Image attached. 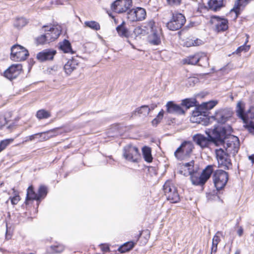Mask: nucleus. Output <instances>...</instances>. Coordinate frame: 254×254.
I'll return each instance as SVG.
<instances>
[{
	"label": "nucleus",
	"instance_id": "f257e3e1",
	"mask_svg": "<svg viewBox=\"0 0 254 254\" xmlns=\"http://www.w3.org/2000/svg\"><path fill=\"white\" fill-rule=\"evenodd\" d=\"M221 126H214L213 128L206 130L205 133L208 137L200 134L194 135L192 138L194 142L201 148H204L209 146L210 142L216 144L217 141H222L226 132Z\"/></svg>",
	"mask_w": 254,
	"mask_h": 254
},
{
	"label": "nucleus",
	"instance_id": "f03ea898",
	"mask_svg": "<svg viewBox=\"0 0 254 254\" xmlns=\"http://www.w3.org/2000/svg\"><path fill=\"white\" fill-rule=\"evenodd\" d=\"M222 128L225 129L226 134L223 138L222 141H217L216 144H223V148L226 152L230 154L235 155L240 147L239 139L238 137L230 135L232 128L230 126H221Z\"/></svg>",
	"mask_w": 254,
	"mask_h": 254
},
{
	"label": "nucleus",
	"instance_id": "7ed1b4c3",
	"mask_svg": "<svg viewBox=\"0 0 254 254\" xmlns=\"http://www.w3.org/2000/svg\"><path fill=\"white\" fill-rule=\"evenodd\" d=\"M43 28L46 33L37 38L38 44L44 45L53 42L59 37L61 33L60 27L44 25Z\"/></svg>",
	"mask_w": 254,
	"mask_h": 254
},
{
	"label": "nucleus",
	"instance_id": "20e7f679",
	"mask_svg": "<svg viewBox=\"0 0 254 254\" xmlns=\"http://www.w3.org/2000/svg\"><path fill=\"white\" fill-rule=\"evenodd\" d=\"M194 148L191 141H184L174 152L177 159L183 160L190 156Z\"/></svg>",
	"mask_w": 254,
	"mask_h": 254
},
{
	"label": "nucleus",
	"instance_id": "39448f33",
	"mask_svg": "<svg viewBox=\"0 0 254 254\" xmlns=\"http://www.w3.org/2000/svg\"><path fill=\"white\" fill-rule=\"evenodd\" d=\"M186 22V17L184 14L178 12H172V17L166 23V27L170 30H178L184 25Z\"/></svg>",
	"mask_w": 254,
	"mask_h": 254
},
{
	"label": "nucleus",
	"instance_id": "423d86ee",
	"mask_svg": "<svg viewBox=\"0 0 254 254\" xmlns=\"http://www.w3.org/2000/svg\"><path fill=\"white\" fill-rule=\"evenodd\" d=\"M228 174L222 170H217L214 172L212 178L216 190H219L223 189L228 180Z\"/></svg>",
	"mask_w": 254,
	"mask_h": 254
},
{
	"label": "nucleus",
	"instance_id": "0eeeda50",
	"mask_svg": "<svg viewBox=\"0 0 254 254\" xmlns=\"http://www.w3.org/2000/svg\"><path fill=\"white\" fill-rule=\"evenodd\" d=\"M165 195L168 200L171 203H177L180 201V198L176 188L168 180L163 186Z\"/></svg>",
	"mask_w": 254,
	"mask_h": 254
},
{
	"label": "nucleus",
	"instance_id": "6e6552de",
	"mask_svg": "<svg viewBox=\"0 0 254 254\" xmlns=\"http://www.w3.org/2000/svg\"><path fill=\"white\" fill-rule=\"evenodd\" d=\"M215 153L219 167L229 170L232 166L230 154L221 148L216 149Z\"/></svg>",
	"mask_w": 254,
	"mask_h": 254
},
{
	"label": "nucleus",
	"instance_id": "1a4fd4ad",
	"mask_svg": "<svg viewBox=\"0 0 254 254\" xmlns=\"http://www.w3.org/2000/svg\"><path fill=\"white\" fill-rule=\"evenodd\" d=\"M123 156L128 161L137 162L140 158L139 150L136 146L131 145H127L124 148Z\"/></svg>",
	"mask_w": 254,
	"mask_h": 254
},
{
	"label": "nucleus",
	"instance_id": "9d476101",
	"mask_svg": "<svg viewBox=\"0 0 254 254\" xmlns=\"http://www.w3.org/2000/svg\"><path fill=\"white\" fill-rule=\"evenodd\" d=\"M28 56V51L22 46L15 45L11 48V59L13 61H24Z\"/></svg>",
	"mask_w": 254,
	"mask_h": 254
},
{
	"label": "nucleus",
	"instance_id": "9b49d317",
	"mask_svg": "<svg viewBox=\"0 0 254 254\" xmlns=\"http://www.w3.org/2000/svg\"><path fill=\"white\" fill-rule=\"evenodd\" d=\"M132 5V0H116L111 4L112 10L118 13L128 11Z\"/></svg>",
	"mask_w": 254,
	"mask_h": 254
},
{
	"label": "nucleus",
	"instance_id": "f8f14e48",
	"mask_svg": "<svg viewBox=\"0 0 254 254\" xmlns=\"http://www.w3.org/2000/svg\"><path fill=\"white\" fill-rule=\"evenodd\" d=\"M146 15L145 9L137 7L127 11V18L131 22L141 21L145 18Z\"/></svg>",
	"mask_w": 254,
	"mask_h": 254
},
{
	"label": "nucleus",
	"instance_id": "ddd939ff",
	"mask_svg": "<svg viewBox=\"0 0 254 254\" xmlns=\"http://www.w3.org/2000/svg\"><path fill=\"white\" fill-rule=\"evenodd\" d=\"M238 116L246 122L249 119H254V106H251L246 112L244 111V106L242 102H239L237 105Z\"/></svg>",
	"mask_w": 254,
	"mask_h": 254
},
{
	"label": "nucleus",
	"instance_id": "4468645a",
	"mask_svg": "<svg viewBox=\"0 0 254 254\" xmlns=\"http://www.w3.org/2000/svg\"><path fill=\"white\" fill-rule=\"evenodd\" d=\"M210 22L215 25V30L217 32L224 31L228 28V20L217 16H211Z\"/></svg>",
	"mask_w": 254,
	"mask_h": 254
},
{
	"label": "nucleus",
	"instance_id": "2eb2a0df",
	"mask_svg": "<svg viewBox=\"0 0 254 254\" xmlns=\"http://www.w3.org/2000/svg\"><path fill=\"white\" fill-rule=\"evenodd\" d=\"M232 115V112L227 109H221L216 111L212 119L215 120L218 123L225 124Z\"/></svg>",
	"mask_w": 254,
	"mask_h": 254
},
{
	"label": "nucleus",
	"instance_id": "dca6fc26",
	"mask_svg": "<svg viewBox=\"0 0 254 254\" xmlns=\"http://www.w3.org/2000/svg\"><path fill=\"white\" fill-rule=\"evenodd\" d=\"M22 65L20 64H12L3 73L4 77L9 80L16 78L20 73Z\"/></svg>",
	"mask_w": 254,
	"mask_h": 254
},
{
	"label": "nucleus",
	"instance_id": "f3484780",
	"mask_svg": "<svg viewBox=\"0 0 254 254\" xmlns=\"http://www.w3.org/2000/svg\"><path fill=\"white\" fill-rule=\"evenodd\" d=\"M56 51L54 50L46 49L38 53L37 55V59L40 62H44L53 60Z\"/></svg>",
	"mask_w": 254,
	"mask_h": 254
},
{
	"label": "nucleus",
	"instance_id": "a211bd4d",
	"mask_svg": "<svg viewBox=\"0 0 254 254\" xmlns=\"http://www.w3.org/2000/svg\"><path fill=\"white\" fill-rule=\"evenodd\" d=\"M167 112L169 114L184 115L185 111L179 105L175 104L173 101H169L166 105Z\"/></svg>",
	"mask_w": 254,
	"mask_h": 254
},
{
	"label": "nucleus",
	"instance_id": "6ab92c4d",
	"mask_svg": "<svg viewBox=\"0 0 254 254\" xmlns=\"http://www.w3.org/2000/svg\"><path fill=\"white\" fill-rule=\"evenodd\" d=\"M78 64V60L75 58H72L71 59L69 60L64 67L65 73L67 75H70L73 71L76 69Z\"/></svg>",
	"mask_w": 254,
	"mask_h": 254
},
{
	"label": "nucleus",
	"instance_id": "aec40b11",
	"mask_svg": "<svg viewBox=\"0 0 254 254\" xmlns=\"http://www.w3.org/2000/svg\"><path fill=\"white\" fill-rule=\"evenodd\" d=\"M251 0H237L233 8L231 11H234L236 13V17L240 14L241 7H245Z\"/></svg>",
	"mask_w": 254,
	"mask_h": 254
},
{
	"label": "nucleus",
	"instance_id": "412c9836",
	"mask_svg": "<svg viewBox=\"0 0 254 254\" xmlns=\"http://www.w3.org/2000/svg\"><path fill=\"white\" fill-rule=\"evenodd\" d=\"M160 35V29L151 32V34L149 37L150 43L154 45H159L161 43Z\"/></svg>",
	"mask_w": 254,
	"mask_h": 254
},
{
	"label": "nucleus",
	"instance_id": "4be33fe9",
	"mask_svg": "<svg viewBox=\"0 0 254 254\" xmlns=\"http://www.w3.org/2000/svg\"><path fill=\"white\" fill-rule=\"evenodd\" d=\"M208 5L210 9L216 11L223 6V0H209Z\"/></svg>",
	"mask_w": 254,
	"mask_h": 254
},
{
	"label": "nucleus",
	"instance_id": "5701e85b",
	"mask_svg": "<svg viewBox=\"0 0 254 254\" xmlns=\"http://www.w3.org/2000/svg\"><path fill=\"white\" fill-rule=\"evenodd\" d=\"M220 236H223V233L221 231H218L214 236L212 239L211 254L217 252V245L220 242Z\"/></svg>",
	"mask_w": 254,
	"mask_h": 254
},
{
	"label": "nucleus",
	"instance_id": "b1692460",
	"mask_svg": "<svg viewBox=\"0 0 254 254\" xmlns=\"http://www.w3.org/2000/svg\"><path fill=\"white\" fill-rule=\"evenodd\" d=\"M199 57V53L195 54L194 55H190L183 60V63L185 64L195 65L198 63Z\"/></svg>",
	"mask_w": 254,
	"mask_h": 254
},
{
	"label": "nucleus",
	"instance_id": "393cba45",
	"mask_svg": "<svg viewBox=\"0 0 254 254\" xmlns=\"http://www.w3.org/2000/svg\"><path fill=\"white\" fill-rule=\"evenodd\" d=\"M60 49L65 53L73 54L71 44L69 41L64 39L62 42L60 43Z\"/></svg>",
	"mask_w": 254,
	"mask_h": 254
},
{
	"label": "nucleus",
	"instance_id": "a878e982",
	"mask_svg": "<svg viewBox=\"0 0 254 254\" xmlns=\"http://www.w3.org/2000/svg\"><path fill=\"white\" fill-rule=\"evenodd\" d=\"M125 25V22L123 21L121 24L116 27V30L120 37L127 38L129 36V32Z\"/></svg>",
	"mask_w": 254,
	"mask_h": 254
},
{
	"label": "nucleus",
	"instance_id": "bb28decb",
	"mask_svg": "<svg viewBox=\"0 0 254 254\" xmlns=\"http://www.w3.org/2000/svg\"><path fill=\"white\" fill-rule=\"evenodd\" d=\"M213 172V166L212 165H208L205 169H204L201 174V176L202 178H201L202 180H204L205 183L207 182V181L210 177L211 175Z\"/></svg>",
	"mask_w": 254,
	"mask_h": 254
},
{
	"label": "nucleus",
	"instance_id": "cd10ccee",
	"mask_svg": "<svg viewBox=\"0 0 254 254\" xmlns=\"http://www.w3.org/2000/svg\"><path fill=\"white\" fill-rule=\"evenodd\" d=\"M33 200H38V196L37 193L34 191L33 187L30 186L27 190L26 203H27L28 201Z\"/></svg>",
	"mask_w": 254,
	"mask_h": 254
},
{
	"label": "nucleus",
	"instance_id": "c85d7f7f",
	"mask_svg": "<svg viewBox=\"0 0 254 254\" xmlns=\"http://www.w3.org/2000/svg\"><path fill=\"white\" fill-rule=\"evenodd\" d=\"M136 114L138 115H142L143 116H146L149 114V109L148 105H142L140 107L137 108L134 111L132 114L135 115Z\"/></svg>",
	"mask_w": 254,
	"mask_h": 254
},
{
	"label": "nucleus",
	"instance_id": "c756f323",
	"mask_svg": "<svg viewBox=\"0 0 254 254\" xmlns=\"http://www.w3.org/2000/svg\"><path fill=\"white\" fill-rule=\"evenodd\" d=\"M142 151L144 160L148 163L151 162L153 158L151 148L147 146H144L142 149Z\"/></svg>",
	"mask_w": 254,
	"mask_h": 254
},
{
	"label": "nucleus",
	"instance_id": "7c9ffc66",
	"mask_svg": "<svg viewBox=\"0 0 254 254\" xmlns=\"http://www.w3.org/2000/svg\"><path fill=\"white\" fill-rule=\"evenodd\" d=\"M200 58L198 61V65L203 67H207L209 66L208 58L205 53H199Z\"/></svg>",
	"mask_w": 254,
	"mask_h": 254
},
{
	"label": "nucleus",
	"instance_id": "2f4dec72",
	"mask_svg": "<svg viewBox=\"0 0 254 254\" xmlns=\"http://www.w3.org/2000/svg\"><path fill=\"white\" fill-rule=\"evenodd\" d=\"M134 246V243L133 242H128L120 246L118 249V251L121 253H125L132 249L133 248Z\"/></svg>",
	"mask_w": 254,
	"mask_h": 254
},
{
	"label": "nucleus",
	"instance_id": "473e14b6",
	"mask_svg": "<svg viewBox=\"0 0 254 254\" xmlns=\"http://www.w3.org/2000/svg\"><path fill=\"white\" fill-rule=\"evenodd\" d=\"M196 100L195 99L187 98L182 101L181 105L188 109L195 106Z\"/></svg>",
	"mask_w": 254,
	"mask_h": 254
},
{
	"label": "nucleus",
	"instance_id": "72a5a7b5",
	"mask_svg": "<svg viewBox=\"0 0 254 254\" xmlns=\"http://www.w3.org/2000/svg\"><path fill=\"white\" fill-rule=\"evenodd\" d=\"M56 130L57 129H52L45 132H41L40 133H41V135H42V136H38V140L40 141L46 140H48L50 137L56 136V134L48 135V134H49L51 132H55L56 131Z\"/></svg>",
	"mask_w": 254,
	"mask_h": 254
},
{
	"label": "nucleus",
	"instance_id": "f704fd0d",
	"mask_svg": "<svg viewBox=\"0 0 254 254\" xmlns=\"http://www.w3.org/2000/svg\"><path fill=\"white\" fill-rule=\"evenodd\" d=\"M201 178H202L201 175L197 176L194 175H192L190 177L192 184L195 186H203L205 184L204 180H201Z\"/></svg>",
	"mask_w": 254,
	"mask_h": 254
},
{
	"label": "nucleus",
	"instance_id": "c9c22d12",
	"mask_svg": "<svg viewBox=\"0 0 254 254\" xmlns=\"http://www.w3.org/2000/svg\"><path fill=\"white\" fill-rule=\"evenodd\" d=\"M84 25L85 26L89 27L95 31L99 30L100 29V25L99 23L95 21H85Z\"/></svg>",
	"mask_w": 254,
	"mask_h": 254
},
{
	"label": "nucleus",
	"instance_id": "e433bc0d",
	"mask_svg": "<svg viewBox=\"0 0 254 254\" xmlns=\"http://www.w3.org/2000/svg\"><path fill=\"white\" fill-rule=\"evenodd\" d=\"M202 114L201 112L199 111L198 109H196L192 112L191 119L193 122H198L200 123V120L203 119L202 118Z\"/></svg>",
	"mask_w": 254,
	"mask_h": 254
},
{
	"label": "nucleus",
	"instance_id": "4c0bfd02",
	"mask_svg": "<svg viewBox=\"0 0 254 254\" xmlns=\"http://www.w3.org/2000/svg\"><path fill=\"white\" fill-rule=\"evenodd\" d=\"M36 116L39 119H47L51 117V114L45 110H40L37 112Z\"/></svg>",
	"mask_w": 254,
	"mask_h": 254
},
{
	"label": "nucleus",
	"instance_id": "58836bf2",
	"mask_svg": "<svg viewBox=\"0 0 254 254\" xmlns=\"http://www.w3.org/2000/svg\"><path fill=\"white\" fill-rule=\"evenodd\" d=\"M47 188L44 186H41L38 190V192L37 193L38 196V200H39L41 198H44L47 194Z\"/></svg>",
	"mask_w": 254,
	"mask_h": 254
},
{
	"label": "nucleus",
	"instance_id": "ea45409f",
	"mask_svg": "<svg viewBox=\"0 0 254 254\" xmlns=\"http://www.w3.org/2000/svg\"><path fill=\"white\" fill-rule=\"evenodd\" d=\"M27 23L26 19L23 17L18 18L14 22V26L18 28H20L24 26Z\"/></svg>",
	"mask_w": 254,
	"mask_h": 254
},
{
	"label": "nucleus",
	"instance_id": "a19ab883",
	"mask_svg": "<svg viewBox=\"0 0 254 254\" xmlns=\"http://www.w3.org/2000/svg\"><path fill=\"white\" fill-rule=\"evenodd\" d=\"M164 115V111L162 109L158 114L156 118L152 121V125L153 126H156L162 120Z\"/></svg>",
	"mask_w": 254,
	"mask_h": 254
},
{
	"label": "nucleus",
	"instance_id": "79ce46f5",
	"mask_svg": "<svg viewBox=\"0 0 254 254\" xmlns=\"http://www.w3.org/2000/svg\"><path fill=\"white\" fill-rule=\"evenodd\" d=\"M12 139H5L1 140L0 142V152L3 150L8 145Z\"/></svg>",
	"mask_w": 254,
	"mask_h": 254
},
{
	"label": "nucleus",
	"instance_id": "37998d69",
	"mask_svg": "<svg viewBox=\"0 0 254 254\" xmlns=\"http://www.w3.org/2000/svg\"><path fill=\"white\" fill-rule=\"evenodd\" d=\"M51 249L55 253H60L64 250V247L63 245L59 244L57 245L52 246Z\"/></svg>",
	"mask_w": 254,
	"mask_h": 254
},
{
	"label": "nucleus",
	"instance_id": "c03bdc74",
	"mask_svg": "<svg viewBox=\"0 0 254 254\" xmlns=\"http://www.w3.org/2000/svg\"><path fill=\"white\" fill-rule=\"evenodd\" d=\"M250 49V45H246V43L239 47L236 50V53L239 54L242 52H247Z\"/></svg>",
	"mask_w": 254,
	"mask_h": 254
},
{
	"label": "nucleus",
	"instance_id": "a18cd8bd",
	"mask_svg": "<svg viewBox=\"0 0 254 254\" xmlns=\"http://www.w3.org/2000/svg\"><path fill=\"white\" fill-rule=\"evenodd\" d=\"M198 79L194 77H190L187 80L186 85L189 86H194L197 82Z\"/></svg>",
	"mask_w": 254,
	"mask_h": 254
},
{
	"label": "nucleus",
	"instance_id": "49530a36",
	"mask_svg": "<svg viewBox=\"0 0 254 254\" xmlns=\"http://www.w3.org/2000/svg\"><path fill=\"white\" fill-rule=\"evenodd\" d=\"M217 103L216 101H211L204 104L205 108L207 110H210L212 109Z\"/></svg>",
	"mask_w": 254,
	"mask_h": 254
},
{
	"label": "nucleus",
	"instance_id": "de8ad7c7",
	"mask_svg": "<svg viewBox=\"0 0 254 254\" xmlns=\"http://www.w3.org/2000/svg\"><path fill=\"white\" fill-rule=\"evenodd\" d=\"M167 3L171 6H177L181 4V0H166Z\"/></svg>",
	"mask_w": 254,
	"mask_h": 254
},
{
	"label": "nucleus",
	"instance_id": "09e8293b",
	"mask_svg": "<svg viewBox=\"0 0 254 254\" xmlns=\"http://www.w3.org/2000/svg\"><path fill=\"white\" fill-rule=\"evenodd\" d=\"M9 199L10 200L12 204L15 205L18 203L20 200V197L18 195H15L13 197H10Z\"/></svg>",
	"mask_w": 254,
	"mask_h": 254
},
{
	"label": "nucleus",
	"instance_id": "8fccbe9b",
	"mask_svg": "<svg viewBox=\"0 0 254 254\" xmlns=\"http://www.w3.org/2000/svg\"><path fill=\"white\" fill-rule=\"evenodd\" d=\"M246 127L250 132L254 134V123L253 122H251L247 125Z\"/></svg>",
	"mask_w": 254,
	"mask_h": 254
},
{
	"label": "nucleus",
	"instance_id": "3c124183",
	"mask_svg": "<svg viewBox=\"0 0 254 254\" xmlns=\"http://www.w3.org/2000/svg\"><path fill=\"white\" fill-rule=\"evenodd\" d=\"M42 136V135H41V133H36V134H33V135H31L29 136L28 137V139H27L26 140V141H28V140H30V141H32V140H33L35 139H38V136Z\"/></svg>",
	"mask_w": 254,
	"mask_h": 254
},
{
	"label": "nucleus",
	"instance_id": "603ef678",
	"mask_svg": "<svg viewBox=\"0 0 254 254\" xmlns=\"http://www.w3.org/2000/svg\"><path fill=\"white\" fill-rule=\"evenodd\" d=\"M193 165H194V161H190V162L185 163L184 164V166L186 167H188V169L190 171L189 172L190 173V170H192V169H193Z\"/></svg>",
	"mask_w": 254,
	"mask_h": 254
},
{
	"label": "nucleus",
	"instance_id": "864d4df0",
	"mask_svg": "<svg viewBox=\"0 0 254 254\" xmlns=\"http://www.w3.org/2000/svg\"><path fill=\"white\" fill-rule=\"evenodd\" d=\"M147 26L149 29H150L151 32L155 31L156 30L154 29L155 22L153 20L149 21L148 23Z\"/></svg>",
	"mask_w": 254,
	"mask_h": 254
},
{
	"label": "nucleus",
	"instance_id": "5fc2aeb1",
	"mask_svg": "<svg viewBox=\"0 0 254 254\" xmlns=\"http://www.w3.org/2000/svg\"><path fill=\"white\" fill-rule=\"evenodd\" d=\"M7 123L6 119L4 117H0V129Z\"/></svg>",
	"mask_w": 254,
	"mask_h": 254
},
{
	"label": "nucleus",
	"instance_id": "6e6d98bb",
	"mask_svg": "<svg viewBox=\"0 0 254 254\" xmlns=\"http://www.w3.org/2000/svg\"><path fill=\"white\" fill-rule=\"evenodd\" d=\"M202 41L199 39H196L192 42V45L194 46L201 45Z\"/></svg>",
	"mask_w": 254,
	"mask_h": 254
},
{
	"label": "nucleus",
	"instance_id": "4d7b16f0",
	"mask_svg": "<svg viewBox=\"0 0 254 254\" xmlns=\"http://www.w3.org/2000/svg\"><path fill=\"white\" fill-rule=\"evenodd\" d=\"M157 105L155 103L151 104L149 106H148V108L149 109V112L153 110L155 108L157 107Z\"/></svg>",
	"mask_w": 254,
	"mask_h": 254
},
{
	"label": "nucleus",
	"instance_id": "13d9d810",
	"mask_svg": "<svg viewBox=\"0 0 254 254\" xmlns=\"http://www.w3.org/2000/svg\"><path fill=\"white\" fill-rule=\"evenodd\" d=\"M101 248L103 252H108L109 250V247L107 245H102Z\"/></svg>",
	"mask_w": 254,
	"mask_h": 254
},
{
	"label": "nucleus",
	"instance_id": "bf43d9fd",
	"mask_svg": "<svg viewBox=\"0 0 254 254\" xmlns=\"http://www.w3.org/2000/svg\"><path fill=\"white\" fill-rule=\"evenodd\" d=\"M238 235L241 237L243 234V229L242 227H240L237 231Z\"/></svg>",
	"mask_w": 254,
	"mask_h": 254
},
{
	"label": "nucleus",
	"instance_id": "052dcab7",
	"mask_svg": "<svg viewBox=\"0 0 254 254\" xmlns=\"http://www.w3.org/2000/svg\"><path fill=\"white\" fill-rule=\"evenodd\" d=\"M249 159L251 161L252 164L254 163V154H252L249 156Z\"/></svg>",
	"mask_w": 254,
	"mask_h": 254
},
{
	"label": "nucleus",
	"instance_id": "680f3d73",
	"mask_svg": "<svg viewBox=\"0 0 254 254\" xmlns=\"http://www.w3.org/2000/svg\"><path fill=\"white\" fill-rule=\"evenodd\" d=\"M55 129H57V130L55 132H51L49 134H48V135H53L54 134H56V135H57L60 133V132H58V130L59 129V128H56Z\"/></svg>",
	"mask_w": 254,
	"mask_h": 254
},
{
	"label": "nucleus",
	"instance_id": "e2e57ef3",
	"mask_svg": "<svg viewBox=\"0 0 254 254\" xmlns=\"http://www.w3.org/2000/svg\"><path fill=\"white\" fill-rule=\"evenodd\" d=\"M246 36L247 37V38H246L245 43H246V44L247 45V43L249 42V36L248 34H246Z\"/></svg>",
	"mask_w": 254,
	"mask_h": 254
},
{
	"label": "nucleus",
	"instance_id": "0e129e2a",
	"mask_svg": "<svg viewBox=\"0 0 254 254\" xmlns=\"http://www.w3.org/2000/svg\"><path fill=\"white\" fill-rule=\"evenodd\" d=\"M141 30V28L139 27L136 28L134 30V32H136L137 31V32L138 33L139 31H140Z\"/></svg>",
	"mask_w": 254,
	"mask_h": 254
},
{
	"label": "nucleus",
	"instance_id": "69168bd1",
	"mask_svg": "<svg viewBox=\"0 0 254 254\" xmlns=\"http://www.w3.org/2000/svg\"><path fill=\"white\" fill-rule=\"evenodd\" d=\"M235 254H240V251L239 250H237Z\"/></svg>",
	"mask_w": 254,
	"mask_h": 254
},
{
	"label": "nucleus",
	"instance_id": "338daca9",
	"mask_svg": "<svg viewBox=\"0 0 254 254\" xmlns=\"http://www.w3.org/2000/svg\"><path fill=\"white\" fill-rule=\"evenodd\" d=\"M109 159H110V160L112 159V157H111V156H110V157H109Z\"/></svg>",
	"mask_w": 254,
	"mask_h": 254
}]
</instances>
